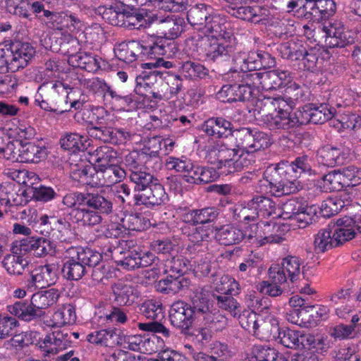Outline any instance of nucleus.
Segmentation results:
<instances>
[{"label": "nucleus", "mask_w": 361, "mask_h": 361, "mask_svg": "<svg viewBox=\"0 0 361 361\" xmlns=\"http://www.w3.org/2000/svg\"><path fill=\"white\" fill-rule=\"evenodd\" d=\"M64 206L73 208L76 223L82 226H94L102 221V214L109 215L114 211V198L97 192H73L67 193L62 200Z\"/></svg>", "instance_id": "nucleus-1"}, {"label": "nucleus", "mask_w": 361, "mask_h": 361, "mask_svg": "<svg viewBox=\"0 0 361 361\" xmlns=\"http://www.w3.org/2000/svg\"><path fill=\"white\" fill-rule=\"evenodd\" d=\"M285 101L279 97H264L255 102L254 115L271 130H288L302 125L299 111H289Z\"/></svg>", "instance_id": "nucleus-2"}, {"label": "nucleus", "mask_w": 361, "mask_h": 361, "mask_svg": "<svg viewBox=\"0 0 361 361\" xmlns=\"http://www.w3.org/2000/svg\"><path fill=\"white\" fill-rule=\"evenodd\" d=\"M301 259L296 256L288 255L280 264L271 266L268 270L269 281H262L257 286L259 293L270 297H278L283 293L282 285L288 280L295 283L303 276L301 271Z\"/></svg>", "instance_id": "nucleus-3"}, {"label": "nucleus", "mask_w": 361, "mask_h": 361, "mask_svg": "<svg viewBox=\"0 0 361 361\" xmlns=\"http://www.w3.org/2000/svg\"><path fill=\"white\" fill-rule=\"evenodd\" d=\"M185 45L194 57L202 60L226 61L235 56V47L232 39H209L200 35L191 36L185 39Z\"/></svg>", "instance_id": "nucleus-4"}, {"label": "nucleus", "mask_w": 361, "mask_h": 361, "mask_svg": "<svg viewBox=\"0 0 361 361\" xmlns=\"http://www.w3.org/2000/svg\"><path fill=\"white\" fill-rule=\"evenodd\" d=\"M169 46L165 45V41L159 39L152 43L145 41L131 40L120 43L115 49L116 57L126 63H130L136 61H143L147 59H152L157 55H166Z\"/></svg>", "instance_id": "nucleus-5"}, {"label": "nucleus", "mask_w": 361, "mask_h": 361, "mask_svg": "<svg viewBox=\"0 0 361 361\" xmlns=\"http://www.w3.org/2000/svg\"><path fill=\"white\" fill-rule=\"evenodd\" d=\"M68 85L60 81L44 82L38 88L35 102L46 111L63 114L68 112L71 92ZM72 90V89L69 88Z\"/></svg>", "instance_id": "nucleus-6"}, {"label": "nucleus", "mask_w": 361, "mask_h": 361, "mask_svg": "<svg viewBox=\"0 0 361 361\" xmlns=\"http://www.w3.org/2000/svg\"><path fill=\"white\" fill-rule=\"evenodd\" d=\"M35 50L28 42L0 44V73H15L26 67Z\"/></svg>", "instance_id": "nucleus-7"}, {"label": "nucleus", "mask_w": 361, "mask_h": 361, "mask_svg": "<svg viewBox=\"0 0 361 361\" xmlns=\"http://www.w3.org/2000/svg\"><path fill=\"white\" fill-rule=\"evenodd\" d=\"M240 71L235 69L226 73L231 83L223 85L218 92L217 97L222 102L249 101L254 95V88L251 82H247L249 76Z\"/></svg>", "instance_id": "nucleus-8"}, {"label": "nucleus", "mask_w": 361, "mask_h": 361, "mask_svg": "<svg viewBox=\"0 0 361 361\" xmlns=\"http://www.w3.org/2000/svg\"><path fill=\"white\" fill-rule=\"evenodd\" d=\"M71 257L63 262L61 272L64 278L71 281H78L87 273L86 267L97 265L101 262L102 255L90 248H73Z\"/></svg>", "instance_id": "nucleus-9"}, {"label": "nucleus", "mask_w": 361, "mask_h": 361, "mask_svg": "<svg viewBox=\"0 0 361 361\" xmlns=\"http://www.w3.org/2000/svg\"><path fill=\"white\" fill-rule=\"evenodd\" d=\"M264 178L269 183L270 192L276 197L288 195L299 190L300 182H295V176H292L284 161L268 166L264 172Z\"/></svg>", "instance_id": "nucleus-10"}, {"label": "nucleus", "mask_w": 361, "mask_h": 361, "mask_svg": "<svg viewBox=\"0 0 361 361\" xmlns=\"http://www.w3.org/2000/svg\"><path fill=\"white\" fill-rule=\"evenodd\" d=\"M125 243L128 250H121L120 247L109 246L106 252L110 253L109 256L115 259L118 266L126 270H134L141 267L151 266L155 259V256L149 252H142L133 247V242L122 241L120 245L123 246Z\"/></svg>", "instance_id": "nucleus-11"}, {"label": "nucleus", "mask_w": 361, "mask_h": 361, "mask_svg": "<svg viewBox=\"0 0 361 361\" xmlns=\"http://www.w3.org/2000/svg\"><path fill=\"white\" fill-rule=\"evenodd\" d=\"M235 147L243 154H248L255 159L254 153L268 148L271 145L270 136L257 128H240L233 133Z\"/></svg>", "instance_id": "nucleus-12"}, {"label": "nucleus", "mask_w": 361, "mask_h": 361, "mask_svg": "<svg viewBox=\"0 0 361 361\" xmlns=\"http://www.w3.org/2000/svg\"><path fill=\"white\" fill-rule=\"evenodd\" d=\"M95 161L99 163L97 167L100 171L104 187H109L119 183L126 176V171L116 164L108 162L115 157L111 147L102 146L95 151Z\"/></svg>", "instance_id": "nucleus-13"}, {"label": "nucleus", "mask_w": 361, "mask_h": 361, "mask_svg": "<svg viewBox=\"0 0 361 361\" xmlns=\"http://www.w3.org/2000/svg\"><path fill=\"white\" fill-rule=\"evenodd\" d=\"M235 67L244 73L261 69L271 68L275 66L276 59L268 51L257 50L245 54H235L232 58Z\"/></svg>", "instance_id": "nucleus-14"}, {"label": "nucleus", "mask_w": 361, "mask_h": 361, "mask_svg": "<svg viewBox=\"0 0 361 361\" xmlns=\"http://www.w3.org/2000/svg\"><path fill=\"white\" fill-rule=\"evenodd\" d=\"M248 81L254 88L263 90H273L286 86L291 81L290 73L288 71L276 69L269 71L247 73Z\"/></svg>", "instance_id": "nucleus-15"}, {"label": "nucleus", "mask_w": 361, "mask_h": 361, "mask_svg": "<svg viewBox=\"0 0 361 361\" xmlns=\"http://www.w3.org/2000/svg\"><path fill=\"white\" fill-rule=\"evenodd\" d=\"M57 279V267L54 264L40 265L33 269L25 281V287L30 291L44 288L54 284Z\"/></svg>", "instance_id": "nucleus-16"}, {"label": "nucleus", "mask_w": 361, "mask_h": 361, "mask_svg": "<svg viewBox=\"0 0 361 361\" xmlns=\"http://www.w3.org/2000/svg\"><path fill=\"white\" fill-rule=\"evenodd\" d=\"M169 319L172 326L180 329L181 332L186 333L197 319L189 303L177 300L171 305Z\"/></svg>", "instance_id": "nucleus-17"}, {"label": "nucleus", "mask_w": 361, "mask_h": 361, "mask_svg": "<svg viewBox=\"0 0 361 361\" xmlns=\"http://www.w3.org/2000/svg\"><path fill=\"white\" fill-rule=\"evenodd\" d=\"M271 227L272 232H279L280 230V225L277 224H264L263 231L258 230L257 224H252L250 226V231H246L244 233L245 237L249 243L255 245L257 247L262 246L267 243H280L283 240V238L280 233H271L268 235H262L270 231Z\"/></svg>", "instance_id": "nucleus-18"}, {"label": "nucleus", "mask_w": 361, "mask_h": 361, "mask_svg": "<svg viewBox=\"0 0 361 361\" xmlns=\"http://www.w3.org/2000/svg\"><path fill=\"white\" fill-rule=\"evenodd\" d=\"M168 200V195L164 186L158 180L141 193H136L133 197L132 203L135 206L145 205L153 207L164 204Z\"/></svg>", "instance_id": "nucleus-19"}, {"label": "nucleus", "mask_w": 361, "mask_h": 361, "mask_svg": "<svg viewBox=\"0 0 361 361\" xmlns=\"http://www.w3.org/2000/svg\"><path fill=\"white\" fill-rule=\"evenodd\" d=\"M323 31L325 32L326 45L329 48H342L353 42V38L345 30L341 22L329 23L328 25L324 26Z\"/></svg>", "instance_id": "nucleus-20"}, {"label": "nucleus", "mask_w": 361, "mask_h": 361, "mask_svg": "<svg viewBox=\"0 0 361 361\" xmlns=\"http://www.w3.org/2000/svg\"><path fill=\"white\" fill-rule=\"evenodd\" d=\"M154 23L157 25V28L160 35H162L164 37H159L165 41V45L171 47V43H167L166 39H174L178 37L183 30V19L173 18L166 17L165 18H159L157 16H154ZM157 38L156 40H158ZM167 49V54L169 55L171 52V47Z\"/></svg>", "instance_id": "nucleus-21"}, {"label": "nucleus", "mask_w": 361, "mask_h": 361, "mask_svg": "<svg viewBox=\"0 0 361 361\" xmlns=\"http://www.w3.org/2000/svg\"><path fill=\"white\" fill-rule=\"evenodd\" d=\"M202 130L209 137L215 139L233 137V128L232 123L222 116H212L207 119L202 125Z\"/></svg>", "instance_id": "nucleus-22"}, {"label": "nucleus", "mask_w": 361, "mask_h": 361, "mask_svg": "<svg viewBox=\"0 0 361 361\" xmlns=\"http://www.w3.org/2000/svg\"><path fill=\"white\" fill-rule=\"evenodd\" d=\"M219 209L216 207H206L202 209H192L183 216L184 222L191 225H204L214 221L219 216Z\"/></svg>", "instance_id": "nucleus-23"}, {"label": "nucleus", "mask_w": 361, "mask_h": 361, "mask_svg": "<svg viewBox=\"0 0 361 361\" xmlns=\"http://www.w3.org/2000/svg\"><path fill=\"white\" fill-rule=\"evenodd\" d=\"M190 302L189 305L197 319H201V317L208 312L212 307L209 299V291L205 287L195 288Z\"/></svg>", "instance_id": "nucleus-24"}, {"label": "nucleus", "mask_w": 361, "mask_h": 361, "mask_svg": "<svg viewBox=\"0 0 361 361\" xmlns=\"http://www.w3.org/2000/svg\"><path fill=\"white\" fill-rule=\"evenodd\" d=\"M111 290L114 302L120 306H129L138 298L135 288L121 280L113 283Z\"/></svg>", "instance_id": "nucleus-25"}, {"label": "nucleus", "mask_w": 361, "mask_h": 361, "mask_svg": "<svg viewBox=\"0 0 361 361\" xmlns=\"http://www.w3.org/2000/svg\"><path fill=\"white\" fill-rule=\"evenodd\" d=\"M75 50L63 49V52L68 56V62L73 66L78 67L88 72H95L100 68L99 61L92 54L79 52L75 54Z\"/></svg>", "instance_id": "nucleus-26"}, {"label": "nucleus", "mask_w": 361, "mask_h": 361, "mask_svg": "<svg viewBox=\"0 0 361 361\" xmlns=\"http://www.w3.org/2000/svg\"><path fill=\"white\" fill-rule=\"evenodd\" d=\"M300 121H304L302 125L312 123L314 124L324 123L331 119L334 115V109L326 104H321L319 106H314L307 110H299Z\"/></svg>", "instance_id": "nucleus-27"}, {"label": "nucleus", "mask_w": 361, "mask_h": 361, "mask_svg": "<svg viewBox=\"0 0 361 361\" xmlns=\"http://www.w3.org/2000/svg\"><path fill=\"white\" fill-rule=\"evenodd\" d=\"M345 159L342 149L331 145L322 146L317 151L318 162L329 167L343 164Z\"/></svg>", "instance_id": "nucleus-28"}, {"label": "nucleus", "mask_w": 361, "mask_h": 361, "mask_svg": "<svg viewBox=\"0 0 361 361\" xmlns=\"http://www.w3.org/2000/svg\"><path fill=\"white\" fill-rule=\"evenodd\" d=\"M161 71L154 70L149 73H142L135 78L136 86L135 90L140 95L146 94L148 91L156 86H163L164 81L161 78Z\"/></svg>", "instance_id": "nucleus-29"}, {"label": "nucleus", "mask_w": 361, "mask_h": 361, "mask_svg": "<svg viewBox=\"0 0 361 361\" xmlns=\"http://www.w3.org/2000/svg\"><path fill=\"white\" fill-rule=\"evenodd\" d=\"M7 309L12 315L27 322L35 321L43 317L42 313L34 307L31 300L30 303L26 301L16 302L13 305H8Z\"/></svg>", "instance_id": "nucleus-30"}, {"label": "nucleus", "mask_w": 361, "mask_h": 361, "mask_svg": "<svg viewBox=\"0 0 361 361\" xmlns=\"http://www.w3.org/2000/svg\"><path fill=\"white\" fill-rule=\"evenodd\" d=\"M190 285V281L185 276H177L167 274L155 284L156 290L164 294H176Z\"/></svg>", "instance_id": "nucleus-31"}, {"label": "nucleus", "mask_w": 361, "mask_h": 361, "mask_svg": "<svg viewBox=\"0 0 361 361\" xmlns=\"http://www.w3.org/2000/svg\"><path fill=\"white\" fill-rule=\"evenodd\" d=\"M216 238L221 245H232L241 242L245 237L244 232L233 224H226L215 229Z\"/></svg>", "instance_id": "nucleus-32"}, {"label": "nucleus", "mask_w": 361, "mask_h": 361, "mask_svg": "<svg viewBox=\"0 0 361 361\" xmlns=\"http://www.w3.org/2000/svg\"><path fill=\"white\" fill-rule=\"evenodd\" d=\"M214 13L213 8L205 4L191 6L187 12V20L193 27H203Z\"/></svg>", "instance_id": "nucleus-33"}, {"label": "nucleus", "mask_w": 361, "mask_h": 361, "mask_svg": "<svg viewBox=\"0 0 361 361\" xmlns=\"http://www.w3.org/2000/svg\"><path fill=\"white\" fill-rule=\"evenodd\" d=\"M278 319L273 315L260 317L254 335L262 340L276 338L280 331Z\"/></svg>", "instance_id": "nucleus-34"}, {"label": "nucleus", "mask_w": 361, "mask_h": 361, "mask_svg": "<svg viewBox=\"0 0 361 361\" xmlns=\"http://www.w3.org/2000/svg\"><path fill=\"white\" fill-rule=\"evenodd\" d=\"M25 246L24 250L32 252L38 257H43L48 255H52L55 253V245L49 239L44 237H32L27 240V243H23Z\"/></svg>", "instance_id": "nucleus-35"}, {"label": "nucleus", "mask_w": 361, "mask_h": 361, "mask_svg": "<svg viewBox=\"0 0 361 361\" xmlns=\"http://www.w3.org/2000/svg\"><path fill=\"white\" fill-rule=\"evenodd\" d=\"M47 149L34 142L20 144V162L38 163L47 157Z\"/></svg>", "instance_id": "nucleus-36"}, {"label": "nucleus", "mask_w": 361, "mask_h": 361, "mask_svg": "<svg viewBox=\"0 0 361 361\" xmlns=\"http://www.w3.org/2000/svg\"><path fill=\"white\" fill-rule=\"evenodd\" d=\"M239 152L238 149L234 150L233 154H231L228 161L223 165L220 173L230 174L238 172L255 162V159L253 157L250 158L248 154H239Z\"/></svg>", "instance_id": "nucleus-37"}, {"label": "nucleus", "mask_w": 361, "mask_h": 361, "mask_svg": "<svg viewBox=\"0 0 361 361\" xmlns=\"http://www.w3.org/2000/svg\"><path fill=\"white\" fill-rule=\"evenodd\" d=\"M283 357L275 348L267 345H255L250 355H246L243 361H280Z\"/></svg>", "instance_id": "nucleus-38"}, {"label": "nucleus", "mask_w": 361, "mask_h": 361, "mask_svg": "<svg viewBox=\"0 0 361 361\" xmlns=\"http://www.w3.org/2000/svg\"><path fill=\"white\" fill-rule=\"evenodd\" d=\"M202 28L206 35H211L212 39H233L231 32L227 30L226 23L214 13Z\"/></svg>", "instance_id": "nucleus-39"}, {"label": "nucleus", "mask_w": 361, "mask_h": 361, "mask_svg": "<svg viewBox=\"0 0 361 361\" xmlns=\"http://www.w3.org/2000/svg\"><path fill=\"white\" fill-rule=\"evenodd\" d=\"M60 297L57 289L51 288L44 291H39L32 295L31 300L32 305L37 308L42 315L45 314V310L55 304Z\"/></svg>", "instance_id": "nucleus-40"}, {"label": "nucleus", "mask_w": 361, "mask_h": 361, "mask_svg": "<svg viewBox=\"0 0 361 361\" xmlns=\"http://www.w3.org/2000/svg\"><path fill=\"white\" fill-rule=\"evenodd\" d=\"M86 130L91 137L104 142H111L113 128L107 126V123L102 118L97 117L94 122L88 123Z\"/></svg>", "instance_id": "nucleus-41"}, {"label": "nucleus", "mask_w": 361, "mask_h": 361, "mask_svg": "<svg viewBox=\"0 0 361 361\" xmlns=\"http://www.w3.org/2000/svg\"><path fill=\"white\" fill-rule=\"evenodd\" d=\"M76 318L74 306L66 304L54 312L48 325L51 327H61L66 324H74Z\"/></svg>", "instance_id": "nucleus-42"}, {"label": "nucleus", "mask_w": 361, "mask_h": 361, "mask_svg": "<svg viewBox=\"0 0 361 361\" xmlns=\"http://www.w3.org/2000/svg\"><path fill=\"white\" fill-rule=\"evenodd\" d=\"M306 334L300 331L290 329L280 330L277 336L278 342L284 347L290 349H302L304 347V342Z\"/></svg>", "instance_id": "nucleus-43"}, {"label": "nucleus", "mask_w": 361, "mask_h": 361, "mask_svg": "<svg viewBox=\"0 0 361 361\" xmlns=\"http://www.w3.org/2000/svg\"><path fill=\"white\" fill-rule=\"evenodd\" d=\"M124 348L133 351L151 353L154 349V341L151 338L141 335H130L124 338Z\"/></svg>", "instance_id": "nucleus-44"}, {"label": "nucleus", "mask_w": 361, "mask_h": 361, "mask_svg": "<svg viewBox=\"0 0 361 361\" xmlns=\"http://www.w3.org/2000/svg\"><path fill=\"white\" fill-rule=\"evenodd\" d=\"M188 183L193 184H206L214 181L219 177V173L214 168L195 165L190 172Z\"/></svg>", "instance_id": "nucleus-45"}, {"label": "nucleus", "mask_w": 361, "mask_h": 361, "mask_svg": "<svg viewBox=\"0 0 361 361\" xmlns=\"http://www.w3.org/2000/svg\"><path fill=\"white\" fill-rule=\"evenodd\" d=\"M331 228L333 230L334 240H335L336 247L352 240L356 234L355 229L348 223V220L345 219H338L336 225H334Z\"/></svg>", "instance_id": "nucleus-46"}, {"label": "nucleus", "mask_w": 361, "mask_h": 361, "mask_svg": "<svg viewBox=\"0 0 361 361\" xmlns=\"http://www.w3.org/2000/svg\"><path fill=\"white\" fill-rule=\"evenodd\" d=\"M314 246L317 253L324 252L336 247L335 240H334L333 230L330 225L318 231L314 238Z\"/></svg>", "instance_id": "nucleus-47"}, {"label": "nucleus", "mask_w": 361, "mask_h": 361, "mask_svg": "<svg viewBox=\"0 0 361 361\" xmlns=\"http://www.w3.org/2000/svg\"><path fill=\"white\" fill-rule=\"evenodd\" d=\"M350 298L349 289H341L330 296V301L335 307L336 314L341 318H345L351 311V307L348 305Z\"/></svg>", "instance_id": "nucleus-48"}, {"label": "nucleus", "mask_w": 361, "mask_h": 361, "mask_svg": "<svg viewBox=\"0 0 361 361\" xmlns=\"http://www.w3.org/2000/svg\"><path fill=\"white\" fill-rule=\"evenodd\" d=\"M61 147L73 152L84 151L87 149L90 143L88 140L78 133H67L64 137L60 139Z\"/></svg>", "instance_id": "nucleus-49"}, {"label": "nucleus", "mask_w": 361, "mask_h": 361, "mask_svg": "<svg viewBox=\"0 0 361 361\" xmlns=\"http://www.w3.org/2000/svg\"><path fill=\"white\" fill-rule=\"evenodd\" d=\"M129 178L134 184V189L137 193L145 191L158 180L154 175L142 170H132L130 173Z\"/></svg>", "instance_id": "nucleus-50"}, {"label": "nucleus", "mask_w": 361, "mask_h": 361, "mask_svg": "<svg viewBox=\"0 0 361 361\" xmlns=\"http://www.w3.org/2000/svg\"><path fill=\"white\" fill-rule=\"evenodd\" d=\"M117 335L114 330L101 329L94 331L87 336L88 342L104 346H114L117 342Z\"/></svg>", "instance_id": "nucleus-51"}, {"label": "nucleus", "mask_w": 361, "mask_h": 361, "mask_svg": "<svg viewBox=\"0 0 361 361\" xmlns=\"http://www.w3.org/2000/svg\"><path fill=\"white\" fill-rule=\"evenodd\" d=\"M249 205L257 212V217L264 219L270 216L275 212V203L269 197L257 196L253 197Z\"/></svg>", "instance_id": "nucleus-52"}, {"label": "nucleus", "mask_w": 361, "mask_h": 361, "mask_svg": "<svg viewBox=\"0 0 361 361\" xmlns=\"http://www.w3.org/2000/svg\"><path fill=\"white\" fill-rule=\"evenodd\" d=\"M280 51L282 56L292 61L300 60L306 53V47L300 41H289L281 45Z\"/></svg>", "instance_id": "nucleus-53"}, {"label": "nucleus", "mask_w": 361, "mask_h": 361, "mask_svg": "<svg viewBox=\"0 0 361 361\" xmlns=\"http://www.w3.org/2000/svg\"><path fill=\"white\" fill-rule=\"evenodd\" d=\"M197 320H202L205 326L216 331H222L228 324L227 318L219 310H210Z\"/></svg>", "instance_id": "nucleus-54"}, {"label": "nucleus", "mask_w": 361, "mask_h": 361, "mask_svg": "<svg viewBox=\"0 0 361 361\" xmlns=\"http://www.w3.org/2000/svg\"><path fill=\"white\" fill-rule=\"evenodd\" d=\"M169 170H174L176 172L183 173L184 178L188 182V176H190V172L193 169L194 164L192 162L185 157L177 158L174 157H169L166 160L165 164Z\"/></svg>", "instance_id": "nucleus-55"}, {"label": "nucleus", "mask_w": 361, "mask_h": 361, "mask_svg": "<svg viewBox=\"0 0 361 361\" xmlns=\"http://www.w3.org/2000/svg\"><path fill=\"white\" fill-rule=\"evenodd\" d=\"M311 159L307 155H302L298 157L293 161L289 164L286 162V165L292 176H295V182H299L298 178L301 174L312 171V166L310 164Z\"/></svg>", "instance_id": "nucleus-56"}, {"label": "nucleus", "mask_w": 361, "mask_h": 361, "mask_svg": "<svg viewBox=\"0 0 361 361\" xmlns=\"http://www.w3.org/2000/svg\"><path fill=\"white\" fill-rule=\"evenodd\" d=\"M6 11L20 18L31 20L29 0H5Z\"/></svg>", "instance_id": "nucleus-57"}, {"label": "nucleus", "mask_w": 361, "mask_h": 361, "mask_svg": "<svg viewBox=\"0 0 361 361\" xmlns=\"http://www.w3.org/2000/svg\"><path fill=\"white\" fill-rule=\"evenodd\" d=\"M3 264L8 274L21 275L28 266V262L21 256L8 255L4 257Z\"/></svg>", "instance_id": "nucleus-58"}, {"label": "nucleus", "mask_w": 361, "mask_h": 361, "mask_svg": "<svg viewBox=\"0 0 361 361\" xmlns=\"http://www.w3.org/2000/svg\"><path fill=\"white\" fill-rule=\"evenodd\" d=\"M140 311L145 317L150 319H158L164 317L163 305L158 300H145L140 306Z\"/></svg>", "instance_id": "nucleus-59"}, {"label": "nucleus", "mask_w": 361, "mask_h": 361, "mask_svg": "<svg viewBox=\"0 0 361 361\" xmlns=\"http://www.w3.org/2000/svg\"><path fill=\"white\" fill-rule=\"evenodd\" d=\"M215 290L221 295H237L239 293L240 285L233 278L224 275L216 283Z\"/></svg>", "instance_id": "nucleus-60"}, {"label": "nucleus", "mask_w": 361, "mask_h": 361, "mask_svg": "<svg viewBox=\"0 0 361 361\" xmlns=\"http://www.w3.org/2000/svg\"><path fill=\"white\" fill-rule=\"evenodd\" d=\"M181 73L189 79L202 78L207 74L205 67L198 62L187 61L183 63Z\"/></svg>", "instance_id": "nucleus-61"}, {"label": "nucleus", "mask_w": 361, "mask_h": 361, "mask_svg": "<svg viewBox=\"0 0 361 361\" xmlns=\"http://www.w3.org/2000/svg\"><path fill=\"white\" fill-rule=\"evenodd\" d=\"M20 324L13 316H0V340L6 339L19 331Z\"/></svg>", "instance_id": "nucleus-62"}, {"label": "nucleus", "mask_w": 361, "mask_h": 361, "mask_svg": "<svg viewBox=\"0 0 361 361\" xmlns=\"http://www.w3.org/2000/svg\"><path fill=\"white\" fill-rule=\"evenodd\" d=\"M238 313L235 317L238 318L240 326L249 332L254 334V330H256L261 317L254 311L249 310H245L243 312L240 310Z\"/></svg>", "instance_id": "nucleus-63"}, {"label": "nucleus", "mask_w": 361, "mask_h": 361, "mask_svg": "<svg viewBox=\"0 0 361 361\" xmlns=\"http://www.w3.org/2000/svg\"><path fill=\"white\" fill-rule=\"evenodd\" d=\"M322 181L323 188L326 191H339L345 188V185H343V180L339 170L330 171L323 176Z\"/></svg>", "instance_id": "nucleus-64"}]
</instances>
